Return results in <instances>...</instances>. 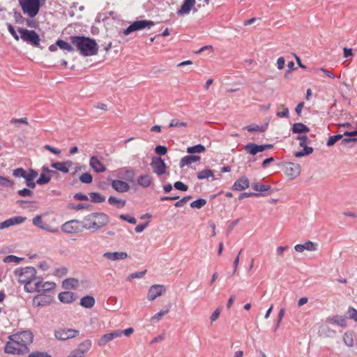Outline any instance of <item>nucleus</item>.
I'll use <instances>...</instances> for the list:
<instances>
[{
  "label": "nucleus",
  "mask_w": 357,
  "mask_h": 357,
  "mask_svg": "<svg viewBox=\"0 0 357 357\" xmlns=\"http://www.w3.org/2000/svg\"><path fill=\"white\" fill-rule=\"evenodd\" d=\"M83 229L81 222L77 220L68 221L61 225L62 231L66 234H77L82 231Z\"/></svg>",
  "instance_id": "9"
},
{
  "label": "nucleus",
  "mask_w": 357,
  "mask_h": 357,
  "mask_svg": "<svg viewBox=\"0 0 357 357\" xmlns=\"http://www.w3.org/2000/svg\"><path fill=\"white\" fill-rule=\"evenodd\" d=\"M146 272V271L133 273L128 276V280H131L134 278H142V277H144Z\"/></svg>",
  "instance_id": "62"
},
{
  "label": "nucleus",
  "mask_w": 357,
  "mask_h": 357,
  "mask_svg": "<svg viewBox=\"0 0 357 357\" xmlns=\"http://www.w3.org/2000/svg\"><path fill=\"white\" fill-rule=\"evenodd\" d=\"M351 142L357 143V136L354 137H347L343 138L341 142V144L344 145Z\"/></svg>",
  "instance_id": "64"
},
{
  "label": "nucleus",
  "mask_w": 357,
  "mask_h": 357,
  "mask_svg": "<svg viewBox=\"0 0 357 357\" xmlns=\"http://www.w3.org/2000/svg\"><path fill=\"white\" fill-rule=\"evenodd\" d=\"M108 202L111 205L116 206L118 208H121L126 205L125 200L117 199L114 196H110L108 198Z\"/></svg>",
  "instance_id": "34"
},
{
  "label": "nucleus",
  "mask_w": 357,
  "mask_h": 357,
  "mask_svg": "<svg viewBox=\"0 0 357 357\" xmlns=\"http://www.w3.org/2000/svg\"><path fill=\"white\" fill-rule=\"evenodd\" d=\"M26 217L15 216L8 219L10 226L20 225L26 220Z\"/></svg>",
  "instance_id": "40"
},
{
  "label": "nucleus",
  "mask_w": 357,
  "mask_h": 357,
  "mask_svg": "<svg viewBox=\"0 0 357 357\" xmlns=\"http://www.w3.org/2000/svg\"><path fill=\"white\" fill-rule=\"evenodd\" d=\"M50 180V176H46L45 174H41L38 179L36 181V183L41 185L48 183Z\"/></svg>",
  "instance_id": "50"
},
{
  "label": "nucleus",
  "mask_w": 357,
  "mask_h": 357,
  "mask_svg": "<svg viewBox=\"0 0 357 357\" xmlns=\"http://www.w3.org/2000/svg\"><path fill=\"white\" fill-rule=\"evenodd\" d=\"M206 150L205 147L202 144H197L193 146H190L187 149V152L188 153H203Z\"/></svg>",
  "instance_id": "38"
},
{
  "label": "nucleus",
  "mask_w": 357,
  "mask_h": 357,
  "mask_svg": "<svg viewBox=\"0 0 357 357\" xmlns=\"http://www.w3.org/2000/svg\"><path fill=\"white\" fill-rule=\"evenodd\" d=\"M151 166L153 172L159 176L166 172V164L160 157H153L151 162Z\"/></svg>",
  "instance_id": "11"
},
{
  "label": "nucleus",
  "mask_w": 357,
  "mask_h": 357,
  "mask_svg": "<svg viewBox=\"0 0 357 357\" xmlns=\"http://www.w3.org/2000/svg\"><path fill=\"white\" fill-rule=\"evenodd\" d=\"M154 25V22L151 20H137L133 22L129 26L123 30V33L124 36H128L133 31L142 30L144 29H150Z\"/></svg>",
  "instance_id": "7"
},
{
  "label": "nucleus",
  "mask_w": 357,
  "mask_h": 357,
  "mask_svg": "<svg viewBox=\"0 0 357 357\" xmlns=\"http://www.w3.org/2000/svg\"><path fill=\"white\" fill-rule=\"evenodd\" d=\"M244 149L248 153L255 155L259 152L265 151L264 145H258L255 143H249L244 146Z\"/></svg>",
  "instance_id": "25"
},
{
  "label": "nucleus",
  "mask_w": 357,
  "mask_h": 357,
  "mask_svg": "<svg viewBox=\"0 0 357 357\" xmlns=\"http://www.w3.org/2000/svg\"><path fill=\"white\" fill-rule=\"evenodd\" d=\"M169 311V307H167V310H161L159 312H158L157 314H155L154 316H153L151 317V321H160L162 317L167 314Z\"/></svg>",
  "instance_id": "49"
},
{
  "label": "nucleus",
  "mask_w": 357,
  "mask_h": 357,
  "mask_svg": "<svg viewBox=\"0 0 357 357\" xmlns=\"http://www.w3.org/2000/svg\"><path fill=\"white\" fill-rule=\"evenodd\" d=\"M284 172L290 178H295L301 173V166L294 162H286L284 165Z\"/></svg>",
  "instance_id": "12"
},
{
  "label": "nucleus",
  "mask_w": 357,
  "mask_h": 357,
  "mask_svg": "<svg viewBox=\"0 0 357 357\" xmlns=\"http://www.w3.org/2000/svg\"><path fill=\"white\" fill-rule=\"evenodd\" d=\"M91 347L92 342L89 339L84 340L67 357H84L89 351Z\"/></svg>",
  "instance_id": "8"
},
{
  "label": "nucleus",
  "mask_w": 357,
  "mask_h": 357,
  "mask_svg": "<svg viewBox=\"0 0 357 357\" xmlns=\"http://www.w3.org/2000/svg\"><path fill=\"white\" fill-rule=\"evenodd\" d=\"M56 45H58V46L61 49L67 50L68 52H73L74 50V48L70 43H68L63 40H58L56 41Z\"/></svg>",
  "instance_id": "41"
},
{
  "label": "nucleus",
  "mask_w": 357,
  "mask_h": 357,
  "mask_svg": "<svg viewBox=\"0 0 357 357\" xmlns=\"http://www.w3.org/2000/svg\"><path fill=\"white\" fill-rule=\"evenodd\" d=\"M79 181L83 183L89 184L93 181V177L90 173L86 172L79 176Z\"/></svg>",
  "instance_id": "48"
},
{
  "label": "nucleus",
  "mask_w": 357,
  "mask_h": 357,
  "mask_svg": "<svg viewBox=\"0 0 357 357\" xmlns=\"http://www.w3.org/2000/svg\"><path fill=\"white\" fill-rule=\"evenodd\" d=\"M23 259L20 258L15 255H8L4 257L3 262L5 263H15L18 264L20 263Z\"/></svg>",
  "instance_id": "46"
},
{
  "label": "nucleus",
  "mask_w": 357,
  "mask_h": 357,
  "mask_svg": "<svg viewBox=\"0 0 357 357\" xmlns=\"http://www.w3.org/2000/svg\"><path fill=\"white\" fill-rule=\"evenodd\" d=\"M187 126H188L187 122L180 121L179 120H178L176 119H172L170 121L169 125V128H174V127L180 128V127H187Z\"/></svg>",
  "instance_id": "47"
},
{
  "label": "nucleus",
  "mask_w": 357,
  "mask_h": 357,
  "mask_svg": "<svg viewBox=\"0 0 357 357\" xmlns=\"http://www.w3.org/2000/svg\"><path fill=\"white\" fill-rule=\"evenodd\" d=\"M15 274L18 276V280L20 283L24 284V289L28 292H35L36 289H33L34 283L33 280H36V271L33 267H25L21 269L15 270Z\"/></svg>",
  "instance_id": "4"
},
{
  "label": "nucleus",
  "mask_w": 357,
  "mask_h": 357,
  "mask_svg": "<svg viewBox=\"0 0 357 357\" xmlns=\"http://www.w3.org/2000/svg\"><path fill=\"white\" fill-rule=\"evenodd\" d=\"M214 174L211 169H206L202 171H200L197 173V178L199 180H203L205 178H208L209 177H213Z\"/></svg>",
  "instance_id": "36"
},
{
  "label": "nucleus",
  "mask_w": 357,
  "mask_h": 357,
  "mask_svg": "<svg viewBox=\"0 0 357 357\" xmlns=\"http://www.w3.org/2000/svg\"><path fill=\"white\" fill-rule=\"evenodd\" d=\"M206 204V200L204 199H198L190 203V206L193 208H201Z\"/></svg>",
  "instance_id": "45"
},
{
  "label": "nucleus",
  "mask_w": 357,
  "mask_h": 357,
  "mask_svg": "<svg viewBox=\"0 0 357 357\" xmlns=\"http://www.w3.org/2000/svg\"><path fill=\"white\" fill-rule=\"evenodd\" d=\"M33 289H36V291L39 293H48L53 291L56 287V284L53 282H45L37 280L34 282Z\"/></svg>",
  "instance_id": "14"
},
{
  "label": "nucleus",
  "mask_w": 357,
  "mask_h": 357,
  "mask_svg": "<svg viewBox=\"0 0 357 357\" xmlns=\"http://www.w3.org/2000/svg\"><path fill=\"white\" fill-rule=\"evenodd\" d=\"M79 333V332L77 330L60 328L55 331L54 336L57 340L64 341L77 336Z\"/></svg>",
  "instance_id": "10"
},
{
  "label": "nucleus",
  "mask_w": 357,
  "mask_h": 357,
  "mask_svg": "<svg viewBox=\"0 0 357 357\" xmlns=\"http://www.w3.org/2000/svg\"><path fill=\"white\" fill-rule=\"evenodd\" d=\"M303 149L300 151H298L295 153V156L297 157V158H301V157H303L305 155H308L310 154H311L312 152H313V149L312 147H310V146H303Z\"/></svg>",
  "instance_id": "39"
},
{
  "label": "nucleus",
  "mask_w": 357,
  "mask_h": 357,
  "mask_svg": "<svg viewBox=\"0 0 357 357\" xmlns=\"http://www.w3.org/2000/svg\"><path fill=\"white\" fill-rule=\"evenodd\" d=\"M174 187L176 189V190H181V191H187L188 189V186L185 184H184L183 182L181 181H176L174 183Z\"/></svg>",
  "instance_id": "55"
},
{
  "label": "nucleus",
  "mask_w": 357,
  "mask_h": 357,
  "mask_svg": "<svg viewBox=\"0 0 357 357\" xmlns=\"http://www.w3.org/2000/svg\"><path fill=\"white\" fill-rule=\"evenodd\" d=\"M297 140H299L300 146H305L307 143H309V138L307 135H298L296 137Z\"/></svg>",
  "instance_id": "57"
},
{
  "label": "nucleus",
  "mask_w": 357,
  "mask_h": 357,
  "mask_svg": "<svg viewBox=\"0 0 357 357\" xmlns=\"http://www.w3.org/2000/svg\"><path fill=\"white\" fill-rule=\"evenodd\" d=\"M38 175V174L36 170L33 169H29V171L26 172L25 178L35 180Z\"/></svg>",
  "instance_id": "60"
},
{
  "label": "nucleus",
  "mask_w": 357,
  "mask_h": 357,
  "mask_svg": "<svg viewBox=\"0 0 357 357\" xmlns=\"http://www.w3.org/2000/svg\"><path fill=\"white\" fill-rule=\"evenodd\" d=\"M151 182L152 178L149 174L141 175L137 178V183L143 188H148Z\"/></svg>",
  "instance_id": "31"
},
{
  "label": "nucleus",
  "mask_w": 357,
  "mask_h": 357,
  "mask_svg": "<svg viewBox=\"0 0 357 357\" xmlns=\"http://www.w3.org/2000/svg\"><path fill=\"white\" fill-rule=\"evenodd\" d=\"M73 162L71 160H66L63 162H53L52 163L51 167L58 171L67 174L69 172V169L73 166Z\"/></svg>",
  "instance_id": "20"
},
{
  "label": "nucleus",
  "mask_w": 357,
  "mask_h": 357,
  "mask_svg": "<svg viewBox=\"0 0 357 357\" xmlns=\"http://www.w3.org/2000/svg\"><path fill=\"white\" fill-rule=\"evenodd\" d=\"M89 166L96 173H102L106 171L105 165L96 155H93L90 158Z\"/></svg>",
  "instance_id": "17"
},
{
  "label": "nucleus",
  "mask_w": 357,
  "mask_h": 357,
  "mask_svg": "<svg viewBox=\"0 0 357 357\" xmlns=\"http://www.w3.org/2000/svg\"><path fill=\"white\" fill-rule=\"evenodd\" d=\"M318 245L310 241H307L303 244H297L294 246L295 250L298 252H303L304 250L316 251Z\"/></svg>",
  "instance_id": "21"
},
{
  "label": "nucleus",
  "mask_w": 357,
  "mask_h": 357,
  "mask_svg": "<svg viewBox=\"0 0 357 357\" xmlns=\"http://www.w3.org/2000/svg\"><path fill=\"white\" fill-rule=\"evenodd\" d=\"M119 218L121 219V220H123L125 221H127L128 222L130 223V224H136L137 222V220L136 219L132 217V216H129L128 215H125V214H121L120 215Z\"/></svg>",
  "instance_id": "59"
},
{
  "label": "nucleus",
  "mask_w": 357,
  "mask_h": 357,
  "mask_svg": "<svg viewBox=\"0 0 357 357\" xmlns=\"http://www.w3.org/2000/svg\"><path fill=\"white\" fill-rule=\"evenodd\" d=\"M200 160L199 155H186L182 158L180 162V167H183L185 165H190Z\"/></svg>",
  "instance_id": "29"
},
{
  "label": "nucleus",
  "mask_w": 357,
  "mask_h": 357,
  "mask_svg": "<svg viewBox=\"0 0 357 357\" xmlns=\"http://www.w3.org/2000/svg\"><path fill=\"white\" fill-rule=\"evenodd\" d=\"M349 317L351 319L357 321V310L352 307H350L348 310Z\"/></svg>",
  "instance_id": "63"
},
{
  "label": "nucleus",
  "mask_w": 357,
  "mask_h": 357,
  "mask_svg": "<svg viewBox=\"0 0 357 357\" xmlns=\"http://www.w3.org/2000/svg\"><path fill=\"white\" fill-rule=\"evenodd\" d=\"M249 180L246 176H241L236 181L232 186L234 190L241 191L249 187Z\"/></svg>",
  "instance_id": "24"
},
{
  "label": "nucleus",
  "mask_w": 357,
  "mask_h": 357,
  "mask_svg": "<svg viewBox=\"0 0 357 357\" xmlns=\"http://www.w3.org/2000/svg\"><path fill=\"white\" fill-rule=\"evenodd\" d=\"M79 285V280L73 278H67L62 282V287L66 289H75L78 288Z\"/></svg>",
  "instance_id": "28"
},
{
  "label": "nucleus",
  "mask_w": 357,
  "mask_h": 357,
  "mask_svg": "<svg viewBox=\"0 0 357 357\" xmlns=\"http://www.w3.org/2000/svg\"><path fill=\"white\" fill-rule=\"evenodd\" d=\"M89 199L94 203H102L105 201V197L98 192L89 193Z\"/></svg>",
  "instance_id": "35"
},
{
  "label": "nucleus",
  "mask_w": 357,
  "mask_h": 357,
  "mask_svg": "<svg viewBox=\"0 0 357 357\" xmlns=\"http://www.w3.org/2000/svg\"><path fill=\"white\" fill-rule=\"evenodd\" d=\"M28 357H52L45 351H34L29 354Z\"/></svg>",
  "instance_id": "56"
},
{
  "label": "nucleus",
  "mask_w": 357,
  "mask_h": 357,
  "mask_svg": "<svg viewBox=\"0 0 357 357\" xmlns=\"http://www.w3.org/2000/svg\"><path fill=\"white\" fill-rule=\"evenodd\" d=\"M33 224L37 227H39L42 229L49 231L52 233H56L58 231L56 229H52V227L48 225L47 222H44L42 220L41 215H36L33 218Z\"/></svg>",
  "instance_id": "19"
},
{
  "label": "nucleus",
  "mask_w": 357,
  "mask_h": 357,
  "mask_svg": "<svg viewBox=\"0 0 357 357\" xmlns=\"http://www.w3.org/2000/svg\"><path fill=\"white\" fill-rule=\"evenodd\" d=\"M310 128L302 123H296L293 125L292 132L294 133H307Z\"/></svg>",
  "instance_id": "33"
},
{
  "label": "nucleus",
  "mask_w": 357,
  "mask_h": 357,
  "mask_svg": "<svg viewBox=\"0 0 357 357\" xmlns=\"http://www.w3.org/2000/svg\"><path fill=\"white\" fill-rule=\"evenodd\" d=\"M244 128L246 129L248 132H255V131L264 132L266 129V126H259L256 124H252V125L245 127Z\"/></svg>",
  "instance_id": "43"
},
{
  "label": "nucleus",
  "mask_w": 357,
  "mask_h": 357,
  "mask_svg": "<svg viewBox=\"0 0 357 357\" xmlns=\"http://www.w3.org/2000/svg\"><path fill=\"white\" fill-rule=\"evenodd\" d=\"M276 115L280 118H287L289 116V109L284 105H280L278 107Z\"/></svg>",
  "instance_id": "37"
},
{
  "label": "nucleus",
  "mask_w": 357,
  "mask_h": 357,
  "mask_svg": "<svg viewBox=\"0 0 357 357\" xmlns=\"http://www.w3.org/2000/svg\"><path fill=\"white\" fill-rule=\"evenodd\" d=\"M67 273H68V268L64 266H62V267L56 268L54 272V275L56 277L61 278V277L66 275L67 274Z\"/></svg>",
  "instance_id": "51"
},
{
  "label": "nucleus",
  "mask_w": 357,
  "mask_h": 357,
  "mask_svg": "<svg viewBox=\"0 0 357 357\" xmlns=\"http://www.w3.org/2000/svg\"><path fill=\"white\" fill-rule=\"evenodd\" d=\"M84 220L86 222L82 227L93 231L101 229L109 222L108 215L104 213H92L86 215Z\"/></svg>",
  "instance_id": "3"
},
{
  "label": "nucleus",
  "mask_w": 357,
  "mask_h": 357,
  "mask_svg": "<svg viewBox=\"0 0 357 357\" xmlns=\"http://www.w3.org/2000/svg\"><path fill=\"white\" fill-rule=\"evenodd\" d=\"M121 335L122 332H121V330L114 331L113 332L105 334L98 340V344L100 347H104L107 342L121 336Z\"/></svg>",
  "instance_id": "15"
},
{
  "label": "nucleus",
  "mask_w": 357,
  "mask_h": 357,
  "mask_svg": "<svg viewBox=\"0 0 357 357\" xmlns=\"http://www.w3.org/2000/svg\"><path fill=\"white\" fill-rule=\"evenodd\" d=\"M23 13L31 18L35 17L39 13L40 6L46 0H18Z\"/></svg>",
  "instance_id": "5"
},
{
  "label": "nucleus",
  "mask_w": 357,
  "mask_h": 357,
  "mask_svg": "<svg viewBox=\"0 0 357 357\" xmlns=\"http://www.w3.org/2000/svg\"><path fill=\"white\" fill-rule=\"evenodd\" d=\"M155 151L159 155H164L167 153V149L164 146L158 145L155 147Z\"/></svg>",
  "instance_id": "61"
},
{
  "label": "nucleus",
  "mask_w": 357,
  "mask_h": 357,
  "mask_svg": "<svg viewBox=\"0 0 357 357\" xmlns=\"http://www.w3.org/2000/svg\"><path fill=\"white\" fill-rule=\"evenodd\" d=\"M52 298L46 294H40L36 296L33 299V305L36 307L46 306L52 302Z\"/></svg>",
  "instance_id": "16"
},
{
  "label": "nucleus",
  "mask_w": 357,
  "mask_h": 357,
  "mask_svg": "<svg viewBox=\"0 0 357 357\" xmlns=\"http://www.w3.org/2000/svg\"><path fill=\"white\" fill-rule=\"evenodd\" d=\"M195 4V0H184L181 8L177 10L178 15H188Z\"/></svg>",
  "instance_id": "23"
},
{
  "label": "nucleus",
  "mask_w": 357,
  "mask_h": 357,
  "mask_svg": "<svg viewBox=\"0 0 357 357\" xmlns=\"http://www.w3.org/2000/svg\"><path fill=\"white\" fill-rule=\"evenodd\" d=\"M166 291V287L162 284H153L152 285L147 294V298L150 301H154L158 297L164 294Z\"/></svg>",
  "instance_id": "13"
},
{
  "label": "nucleus",
  "mask_w": 357,
  "mask_h": 357,
  "mask_svg": "<svg viewBox=\"0 0 357 357\" xmlns=\"http://www.w3.org/2000/svg\"><path fill=\"white\" fill-rule=\"evenodd\" d=\"M111 185L118 192H126L130 190L129 184L121 180H113Z\"/></svg>",
  "instance_id": "22"
},
{
  "label": "nucleus",
  "mask_w": 357,
  "mask_h": 357,
  "mask_svg": "<svg viewBox=\"0 0 357 357\" xmlns=\"http://www.w3.org/2000/svg\"><path fill=\"white\" fill-rule=\"evenodd\" d=\"M252 188L255 191L265 192V191H268L271 189V185H264V184H260L259 183H257L253 184Z\"/></svg>",
  "instance_id": "44"
},
{
  "label": "nucleus",
  "mask_w": 357,
  "mask_h": 357,
  "mask_svg": "<svg viewBox=\"0 0 357 357\" xmlns=\"http://www.w3.org/2000/svg\"><path fill=\"white\" fill-rule=\"evenodd\" d=\"M344 136H345V137L357 136V130L355 131H351V132L346 131L343 134H339L337 135L331 136L326 142V145L328 146H333L337 141L342 139Z\"/></svg>",
  "instance_id": "18"
},
{
  "label": "nucleus",
  "mask_w": 357,
  "mask_h": 357,
  "mask_svg": "<svg viewBox=\"0 0 357 357\" xmlns=\"http://www.w3.org/2000/svg\"><path fill=\"white\" fill-rule=\"evenodd\" d=\"M103 257L111 261H116L126 259L128 257V254L126 252H107L103 254Z\"/></svg>",
  "instance_id": "26"
},
{
  "label": "nucleus",
  "mask_w": 357,
  "mask_h": 357,
  "mask_svg": "<svg viewBox=\"0 0 357 357\" xmlns=\"http://www.w3.org/2000/svg\"><path fill=\"white\" fill-rule=\"evenodd\" d=\"M59 301L63 303H71L77 298L76 295L72 291H63L59 294Z\"/></svg>",
  "instance_id": "27"
},
{
  "label": "nucleus",
  "mask_w": 357,
  "mask_h": 357,
  "mask_svg": "<svg viewBox=\"0 0 357 357\" xmlns=\"http://www.w3.org/2000/svg\"><path fill=\"white\" fill-rule=\"evenodd\" d=\"M192 199L191 196H185L182 198L181 200L176 202L174 206L177 208L182 207L185 204H186L190 199Z\"/></svg>",
  "instance_id": "58"
},
{
  "label": "nucleus",
  "mask_w": 357,
  "mask_h": 357,
  "mask_svg": "<svg viewBox=\"0 0 357 357\" xmlns=\"http://www.w3.org/2000/svg\"><path fill=\"white\" fill-rule=\"evenodd\" d=\"M26 172L22 167L17 168L13 170V176L17 178V177H22L25 178L26 177Z\"/></svg>",
  "instance_id": "52"
},
{
  "label": "nucleus",
  "mask_w": 357,
  "mask_h": 357,
  "mask_svg": "<svg viewBox=\"0 0 357 357\" xmlns=\"http://www.w3.org/2000/svg\"><path fill=\"white\" fill-rule=\"evenodd\" d=\"M95 298L91 296H86L81 298L80 305L86 308H91L95 305Z\"/></svg>",
  "instance_id": "32"
},
{
  "label": "nucleus",
  "mask_w": 357,
  "mask_h": 357,
  "mask_svg": "<svg viewBox=\"0 0 357 357\" xmlns=\"http://www.w3.org/2000/svg\"><path fill=\"white\" fill-rule=\"evenodd\" d=\"M327 321L335 324L342 328H345L347 326L346 319L340 315H335L333 317L328 318Z\"/></svg>",
  "instance_id": "30"
},
{
  "label": "nucleus",
  "mask_w": 357,
  "mask_h": 357,
  "mask_svg": "<svg viewBox=\"0 0 357 357\" xmlns=\"http://www.w3.org/2000/svg\"><path fill=\"white\" fill-rule=\"evenodd\" d=\"M14 182L9 178L0 175V186H12Z\"/></svg>",
  "instance_id": "54"
},
{
  "label": "nucleus",
  "mask_w": 357,
  "mask_h": 357,
  "mask_svg": "<svg viewBox=\"0 0 357 357\" xmlns=\"http://www.w3.org/2000/svg\"><path fill=\"white\" fill-rule=\"evenodd\" d=\"M70 40L83 56H93L98 53V45L93 39L84 36H71Z\"/></svg>",
  "instance_id": "2"
},
{
  "label": "nucleus",
  "mask_w": 357,
  "mask_h": 357,
  "mask_svg": "<svg viewBox=\"0 0 357 357\" xmlns=\"http://www.w3.org/2000/svg\"><path fill=\"white\" fill-rule=\"evenodd\" d=\"M343 341L344 344L348 347H353L354 345V339L353 334L351 332H347L344 334Z\"/></svg>",
  "instance_id": "42"
},
{
  "label": "nucleus",
  "mask_w": 357,
  "mask_h": 357,
  "mask_svg": "<svg viewBox=\"0 0 357 357\" xmlns=\"http://www.w3.org/2000/svg\"><path fill=\"white\" fill-rule=\"evenodd\" d=\"M33 335L30 331H24L11 335L5 347V352L11 354L25 355L29 353L28 345L32 343Z\"/></svg>",
  "instance_id": "1"
},
{
  "label": "nucleus",
  "mask_w": 357,
  "mask_h": 357,
  "mask_svg": "<svg viewBox=\"0 0 357 357\" xmlns=\"http://www.w3.org/2000/svg\"><path fill=\"white\" fill-rule=\"evenodd\" d=\"M17 194L21 197H31L33 195V192L31 191L30 189L24 188L22 190H18Z\"/></svg>",
  "instance_id": "53"
},
{
  "label": "nucleus",
  "mask_w": 357,
  "mask_h": 357,
  "mask_svg": "<svg viewBox=\"0 0 357 357\" xmlns=\"http://www.w3.org/2000/svg\"><path fill=\"white\" fill-rule=\"evenodd\" d=\"M20 33V38L25 42L33 45L38 46L40 43V38L38 34L33 30H28L20 28L18 30Z\"/></svg>",
  "instance_id": "6"
}]
</instances>
